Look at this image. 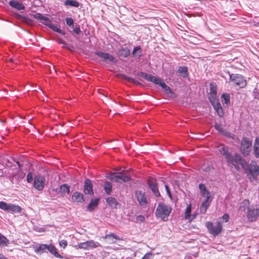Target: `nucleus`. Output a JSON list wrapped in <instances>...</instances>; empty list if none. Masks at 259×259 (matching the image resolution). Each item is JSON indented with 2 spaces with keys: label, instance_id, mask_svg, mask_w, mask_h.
I'll list each match as a JSON object with an SVG mask.
<instances>
[{
  "label": "nucleus",
  "instance_id": "obj_1",
  "mask_svg": "<svg viewBox=\"0 0 259 259\" xmlns=\"http://www.w3.org/2000/svg\"><path fill=\"white\" fill-rule=\"evenodd\" d=\"M242 168L251 181L257 179L259 175V167L255 161H251L249 165L245 161L244 164H242Z\"/></svg>",
  "mask_w": 259,
  "mask_h": 259
},
{
  "label": "nucleus",
  "instance_id": "obj_2",
  "mask_svg": "<svg viewBox=\"0 0 259 259\" xmlns=\"http://www.w3.org/2000/svg\"><path fill=\"white\" fill-rule=\"evenodd\" d=\"M172 208L170 206L163 202H159L156 209L155 215L157 219L163 221H166L171 212Z\"/></svg>",
  "mask_w": 259,
  "mask_h": 259
},
{
  "label": "nucleus",
  "instance_id": "obj_3",
  "mask_svg": "<svg viewBox=\"0 0 259 259\" xmlns=\"http://www.w3.org/2000/svg\"><path fill=\"white\" fill-rule=\"evenodd\" d=\"M230 76V83L233 86H237L240 88H243L246 85L245 78L240 74H231Z\"/></svg>",
  "mask_w": 259,
  "mask_h": 259
},
{
  "label": "nucleus",
  "instance_id": "obj_4",
  "mask_svg": "<svg viewBox=\"0 0 259 259\" xmlns=\"http://www.w3.org/2000/svg\"><path fill=\"white\" fill-rule=\"evenodd\" d=\"M226 159L228 162L234 165L237 170L240 169L239 165L242 166V164H244L245 162L238 153H235L234 155L230 153V155L227 156Z\"/></svg>",
  "mask_w": 259,
  "mask_h": 259
},
{
  "label": "nucleus",
  "instance_id": "obj_5",
  "mask_svg": "<svg viewBox=\"0 0 259 259\" xmlns=\"http://www.w3.org/2000/svg\"><path fill=\"white\" fill-rule=\"evenodd\" d=\"M206 227L208 232L214 236L218 235L223 229V226L220 222H217L215 225L211 222H207Z\"/></svg>",
  "mask_w": 259,
  "mask_h": 259
},
{
  "label": "nucleus",
  "instance_id": "obj_6",
  "mask_svg": "<svg viewBox=\"0 0 259 259\" xmlns=\"http://www.w3.org/2000/svg\"><path fill=\"white\" fill-rule=\"evenodd\" d=\"M0 209L11 213H19L22 208L19 205L12 203H8L4 201H0Z\"/></svg>",
  "mask_w": 259,
  "mask_h": 259
},
{
  "label": "nucleus",
  "instance_id": "obj_7",
  "mask_svg": "<svg viewBox=\"0 0 259 259\" xmlns=\"http://www.w3.org/2000/svg\"><path fill=\"white\" fill-rule=\"evenodd\" d=\"M252 142L247 138H243L241 142L240 150L242 153L247 156L249 154L251 147Z\"/></svg>",
  "mask_w": 259,
  "mask_h": 259
},
{
  "label": "nucleus",
  "instance_id": "obj_8",
  "mask_svg": "<svg viewBox=\"0 0 259 259\" xmlns=\"http://www.w3.org/2000/svg\"><path fill=\"white\" fill-rule=\"evenodd\" d=\"M259 215V207L255 208L253 206L248 207L246 218L249 222H255Z\"/></svg>",
  "mask_w": 259,
  "mask_h": 259
},
{
  "label": "nucleus",
  "instance_id": "obj_9",
  "mask_svg": "<svg viewBox=\"0 0 259 259\" xmlns=\"http://www.w3.org/2000/svg\"><path fill=\"white\" fill-rule=\"evenodd\" d=\"M77 246L78 248L89 250L100 247L101 245L98 242H95L93 240H90L84 242L79 243Z\"/></svg>",
  "mask_w": 259,
  "mask_h": 259
},
{
  "label": "nucleus",
  "instance_id": "obj_10",
  "mask_svg": "<svg viewBox=\"0 0 259 259\" xmlns=\"http://www.w3.org/2000/svg\"><path fill=\"white\" fill-rule=\"evenodd\" d=\"M135 197L141 207L143 208L146 207L148 202L144 192L142 190H136Z\"/></svg>",
  "mask_w": 259,
  "mask_h": 259
},
{
  "label": "nucleus",
  "instance_id": "obj_11",
  "mask_svg": "<svg viewBox=\"0 0 259 259\" xmlns=\"http://www.w3.org/2000/svg\"><path fill=\"white\" fill-rule=\"evenodd\" d=\"M95 55L100 57L102 61L107 63H115L117 60L115 57L109 53H104L103 52L97 51L95 53Z\"/></svg>",
  "mask_w": 259,
  "mask_h": 259
},
{
  "label": "nucleus",
  "instance_id": "obj_12",
  "mask_svg": "<svg viewBox=\"0 0 259 259\" xmlns=\"http://www.w3.org/2000/svg\"><path fill=\"white\" fill-rule=\"evenodd\" d=\"M111 179L116 182H127L131 180V178L125 174L114 172L111 175Z\"/></svg>",
  "mask_w": 259,
  "mask_h": 259
},
{
  "label": "nucleus",
  "instance_id": "obj_13",
  "mask_svg": "<svg viewBox=\"0 0 259 259\" xmlns=\"http://www.w3.org/2000/svg\"><path fill=\"white\" fill-rule=\"evenodd\" d=\"M45 182L46 179L44 176L37 175L34 178L33 187L35 189L40 191L43 189Z\"/></svg>",
  "mask_w": 259,
  "mask_h": 259
},
{
  "label": "nucleus",
  "instance_id": "obj_14",
  "mask_svg": "<svg viewBox=\"0 0 259 259\" xmlns=\"http://www.w3.org/2000/svg\"><path fill=\"white\" fill-rule=\"evenodd\" d=\"M148 184L151 190L156 197L160 196V192L158 190L156 180L153 178H149L148 180Z\"/></svg>",
  "mask_w": 259,
  "mask_h": 259
},
{
  "label": "nucleus",
  "instance_id": "obj_15",
  "mask_svg": "<svg viewBox=\"0 0 259 259\" xmlns=\"http://www.w3.org/2000/svg\"><path fill=\"white\" fill-rule=\"evenodd\" d=\"M138 75L144 78L146 80L152 82L156 83V82H157L158 78L151 75L150 74H148L145 72H140L138 73Z\"/></svg>",
  "mask_w": 259,
  "mask_h": 259
},
{
  "label": "nucleus",
  "instance_id": "obj_16",
  "mask_svg": "<svg viewBox=\"0 0 259 259\" xmlns=\"http://www.w3.org/2000/svg\"><path fill=\"white\" fill-rule=\"evenodd\" d=\"M84 192L85 194H93V186L90 180L87 179L85 181Z\"/></svg>",
  "mask_w": 259,
  "mask_h": 259
},
{
  "label": "nucleus",
  "instance_id": "obj_17",
  "mask_svg": "<svg viewBox=\"0 0 259 259\" xmlns=\"http://www.w3.org/2000/svg\"><path fill=\"white\" fill-rule=\"evenodd\" d=\"M73 202L82 203L84 202V196L82 194L78 192H75L72 196Z\"/></svg>",
  "mask_w": 259,
  "mask_h": 259
},
{
  "label": "nucleus",
  "instance_id": "obj_18",
  "mask_svg": "<svg viewBox=\"0 0 259 259\" xmlns=\"http://www.w3.org/2000/svg\"><path fill=\"white\" fill-rule=\"evenodd\" d=\"M211 200L210 199L205 198L202 202L200 211L201 213H205L206 211L207 208L210 205Z\"/></svg>",
  "mask_w": 259,
  "mask_h": 259
},
{
  "label": "nucleus",
  "instance_id": "obj_19",
  "mask_svg": "<svg viewBox=\"0 0 259 259\" xmlns=\"http://www.w3.org/2000/svg\"><path fill=\"white\" fill-rule=\"evenodd\" d=\"M199 188L202 195L205 197V198L210 199V193L207 191L205 185L203 184H200L199 185Z\"/></svg>",
  "mask_w": 259,
  "mask_h": 259
},
{
  "label": "nucleus",
  "instance_id": "obj_20",
  "mask_svg": "<svg viewBox=\"0 0 259 259\" xmlns=\"http://www.w3.org/2000/svg\"><path fill=\"white\" fill-rule=\"evenodd\" d=\"M250 202L248 199H244L240 204L239 210L241 213L245 212L246 209H248V207H250L249 206Z\"/></svg>",
  "mask_w": 259,
  "mask_h": 259
},
{
  "label": "nucleus",
  "instance_id": "obj_21",
  "mask_svg": "<svg viewBox=\"0 0 259 259\" xmlns=\"http://www.w3.org/2000/svg\"><path fill=\"white\" fill-rule=\"evenodd\" d=\"M11 7L15 8L18 10H24L25 7L20 2L17 1H11L9 2Z\"/></svg>",
  "mask_w": 259,
  "mask_h": 259
},
{
  "label": "nucleus",
  "instance_id": "obj_22",
  "mask_svg": "<svg viewBox=\"0 0 259 259\" xmlns=\"http://www.w3.org/2000/svg\"><path fill=\"white\" fill-rule=\"evenodd\" d=\"M70 192V187L67 184H63L61 185L60 189V193L62 196L68 195Z\"/></svg>",
  "mask_w": 259,
  "mask_h": 259
},
{
  "label": "nucleus",
  "instance_id": "obj_23",
  "mask_svg": "<svg viewBox=\"0 0 259 259\" xmlns=\"http://www.w3.org/2000/svg\"><path fill=\"white\" fill-rule=\"evenodd\" d=\"M48 251L53 254L55 257L62 258L61 255L58 252L57 248L52 244L48 245Z\"/></svg>",
  "mask_w": 259,
  "mask_h": 259
},
{
  "label": "nucleus",
  "instance_id": "obj_24",
  "mask_svg": "<svg viewBox=\"0 0 259 259\" xmlns=\"http://www.w3.org/2000/svg\"><path fill=\"white\" fill-rule=\"evenodd\" d=\"M107 203L112 208H116L119 204L117 200L113 197H108L106 199Z\"/></svg>",
  "mask_w": 259,
  "mask_h": 259
},
{
  "label": "nucleus",
  "instance_id": "obj_25",
  "mask_svg": "<svg viewBox=\"0 0 259 259\" xmlns=\"http://www.w3.org/2000/svg\"><path fill=\"white\" fill-rule=\"evenodd\" d=\"M99 199L98 198L91 200V202L88 205V210L92 211L98 205L99 203Z\"/></svg>",
  "mask_w": 259,
  "mask_h": 259
},
{
  "label": "nucleus",
  "instance_id": "obj_26",
  "mask_svg": "<svg viewBox=\"0 0 259 259\" xmlns=\"http://www.w3.org/2000/svg\"><path fill=\"white\" fill-rule=\"evenodd\" d=\"M218 150L221 154L225 156V158H227V156L230 154L228 148L223 144L220 145L218 146Z\"/></svg>",
  "mask_w": 259,
  "mask_h": 259
},
{
  "label": "nucleus",
  "instance_id": "obj_27",
  "mask_svg": "<svg viewBox=\"0 0 259 259\" xmlns=\"http://www.w3.org/2000/svg\"><path fill=\"white\" fill-rule=\"evenodd\" d=\"M254 154L256 158L259 157V137L255 138L254 146H253Z\"/></svg>",
  "mask_w": 259,
  "mask_h": 259
},
{
  "label": "nucleus",
  "instance_id": "obj_28",
  "mask_svg": "<svg viewBox=\"0 0 259 259\" xmlns=\"http://www.w3.org/2000/svg\"><path fill=\"white\" fill-rule=\"evenodd\" d=\"M48 245L41 244L35 249V252L37 253L47 252L48 251Z\"/></svg>",
  "mask_w": 259,
  "mask_h": 259
},
{
  "label": "nucleus",
  "instance_id": "obj_29",
  "mask_svg": "<svg viewBox=\"0 0 259 259\" xmlns=\"http://www.w3.org/2000/svg\"><path fill=\"white\" fill-rule=\"evenodd\" d=\"M178 72L183 77L185 78L188 75V68L186 66H180L178 69Z\"/></svg>",
  "mask_w": 259,
  "mask_h": 259
},
{
  "label": "nucleus",
  "instance_id": "obj_30",
  "mask_svg": "<svg viewBox=\"0 0 259 259\" xmlns=\"http://www.w3.org/2000/svg\"><path fill=\"white\" fill-rule=\"evenodd\" d=\"M64 4L66 6L74 7L77 8L79 6V3L76 0H66L64 2Z\"/></svg>",
  "mask_w": 259,
  "mask_h": 259
},
{
  "label": "nucleus",
  "instance_id": "obj_31",
  "mask_svg": "<svg viewBox=\"0 0 259 259\" xmlns=\"http://www.w3.org/2000/svg\"><path fill=\"white\" fill-rule=\"evenodd\" d=\"M130 51L127 48H121L118 51L119 55L124 58L127 57L130 55Z\"/></svg>",
  "mask_w": 259,
  "mask_h": 259
},
{
  "label": "nucleus",
  "instance_id": "obj_32",
  "mask_svg": "<svg viewBox=\"0 0 259 259\" xmlns=\"http://www.w3.org/2000/svg\"><path fill=\"white\" fill-rule=\"evenodd\" d=\"M104 190L107 194H110L112 191V185L109 182L106 181L104 183Z\"/></svg>",
  "mask_w": 259,
  "mask_h": 259
},
{
  "label": "nucleus",
  "instance_id": "obj_33",
  "mask_svg": "<svg viewBox=\"0 0 259 259\" xmlns=\"http://www.w3.org/2000/svg\"><path fill=\"white\" fill-rule=\"evenodd\" d=\"M217 93L215 90H214L212 88L211 89L209 97V99L210 102H212L213 101H216Z\"/></svg>",
  "mask_w": 259,
  "mask_h": 259
},
{
  "label": "nucleus",
  "instance_id": "obj_34",
  "mask_svg": "<svg viewBox=\"0 0 259 259\" xmlns=\"http://www.w3.org/2000/svg\"><path fill=\"white\" fill-rule=\"evenodd\" d=\"M222 99V102L228 104L230 103V96L229 94L224 93L221 96Z\"/></svg>",
  "mask_w": 259,
  "mask_h": 259
},
{
  "label": "nucleus",
  "instance_id": "obj_35",
  "mask_svg": "<svg viewBox=\"0 0 259 259\" xmlns=\"http://www.w3.org/2000/svg\"><path fill=\"white\" fill-rule=\"evenodd\" d=\"M191 211V204L188 205L185 210V218L186 220H190Z\"/></svg>",
  "mask_w": 259,
  "mask_h": 259
},
{
  "label": "nucleus",
  "instance_id": "obj_36",
  "mask_svg": "<svg viewBox=\"0 0 259 259\" xmlns=\"http://www.w3.org/2000/svg\"><path fill=\"white\" fill-rule=\"evenodd\" d=\"M133 54L134 56L138 57H140L141 56V48L139 46H137L135 47L133 51Z\"/></svg>",
  "mask_w": 259,
  "mask_h": 259
},
{
  "label": "nucleus",
  "instance_id": "obj_37",
  "mask_svg": "<svg viewBox=\"0 0 259 259\" xmlns=\"http://www.w3.org/2000/svg\"><path fill=\"white\" fill-rule=\"evenodd\" d=\"M9 244V241L5 236L0 235V245L3 246H8Z\"/></svg>",
  "mask_w": 259,
  "mask_h": 259
},
{
  "label": "nucleus",
  "instance_id": "obj_38",
  "mask_svg": "<svg viewBox=\"0 0 259 259\" xmlns=\"http://www.w3.org/2000/svg\"><path fill=\"white\" fill-rule=\"evenodd\" d=\"M50 28L52 29L53 31L57 32L60 34H61L62 35L65 34V32L63 30L59 28L56 25H54V24L52 25Z\"/></svg>",
  "mask_w": 259,
  "mask_h": 259
},
{
  "label": "nucleus",
  "instance_id": "obj_39",
  "mask_svg": "<svg viewBox=\"0 0 259 259\" xmlns=\"http://www.w3.org/2000/svg\"><path fill=\"white\" fill-rule=\"evenodd\" d=\"M41 23H42L45 25L48 26L49 28L52 26L53 24V23L52 21L48 18L45 17L43 20L41 21Z\"/></svg>",
  "mask_w": 259,
  "mask_h": 259
},
{
  "label": "nucleus",
  "instance_id": "obj_40",
  "mask_svg": "<svg viewBox=\"0 0 259 259\" xmlns=\"http://www.w3.org/2000/svg\"><path fill=\"white\" fill-rule=\"evenodd\" d=\"M65 20L68 26L71 27L72 28L74 27V20L72 18L67 17Z\"/></svg>",
  "mask_w": 259,
  "mask_h": 259
},
{
  "label": "nucleus",
  "instance_id": "obj_41",
  "mask_svg": "<svg viewBox=\"0 0 259 259\" xmlns=\"http://www.w3.org/2000/svg\"><path fill=\"white\" fill-rule=\"evenodd\" d=\"M155 84L159 85L163 90H164L167 87L166 83L163 82L162 80L160 78H158Z\"/></svg>",
  "mask_w": 259,
  "mask_h": 259
},
{
  "label": "nucleus",
  "instance_id": "obj_42",
  "mask_svg": "<svg viewBox=\"0 0 259 259\" xmlns=\"http://www.w3.org/2000/svg\"><path fill=\"white\" fill-rule=\"evenodd\" d=\"M214 110H218L219 108H222V106L220 104V103L218 101H213L212 102H211Z\"/></svg>",
  "mask_w": 259,
  "mask_h": 259
},
{
  "label": "nucleus",
  "instance_id": "obj_43",
  "mask_svg": "<svg viewBox=\"0 0 259 259\" xmlns=\"http://www.w3.org/2000/svg\"><path fill=\"white\" fill-rule=\"evenodd\" d=\"M33 175L32 172H29L26 176L27 182L30 183L33 181Z\"/></svg>",
  "mask_w": 259,
  "mask_h": 259
},
{
  "label": "nucleus",
  "instance_id": "obj_44",
  "mask_svg": "<svg viewBox=\"0 0 259 259\" xmlns=\"http://www.w3.org/2000/svg\"><path fill=\"white\" fill-rule=\"evenodd\" d=\"M137 222L138 223H141L145 221V217L143 215H139L136 217Z\"/></svg>",
  "mask_w": 259,
  "mask_h": 259
},
{
  "label": "nucleus",
  "instance_id": "obj_45",
  "mask_svg": "<svg viewBox=\"0 0 259 259\" xmlns=\"http://www.w3.org/2000/svg\"><path fill=\"white\" fill-rule=\"evenodd\" d=\"M104 238L105 239H111V238H113V239H118V237L114 233H110L109 234H107L105 236Z\"/></svg>",
  "mask_w": 259,
  "mask_h": 259
},
{
  "label": "nucleus",
  "instance_id": "obj_46",
  "mask_svg": "<svg viewBox=\"0 0 259 259\" xmlns=\"http://www.w3.org/2000/svg\"><path fill=\"white\" fill-rule=\"evenodd\" d=\"M18 172H20V169L17 168L14 170V172L12 173H9L10 179H13V178L16 176V173Z\"/></svg>",
  "mask_w": 259,
  "mask_h": 259
},
{
  "label": "nucleus",
  "instance_id": "obj_47",
  "mask_svg": "<svg viewBox=\"0 0 259 259\" xmlns=\"http://www.w3.org/2000/svg\"><path fill=\"white\" fill-rule=\"evenodd\" d=\"M59 245L65 248L67 245V241L65 240H62L59 242Z\"/></svg>",
  "mask_w": 259,
  "mask_h": 259
},
{
  "label": "nucleus",
  "instance_id": "obj_48",
  "mask_svg": "<svg viewBox=\"0 0 259 259\" xmlns=\"http://www.w3.org/2000/svg\"><path fill=\"white\" fill-rule=\"evenodd\" d=\"M45 16L40 13H36L34 15V17L37 19H39L42 21Z\"/></svg>",
  "mask_w": 259,
  "mask_h": 259
},
{
  "label": "nucleus",
  "instance_id": "obj_49",
  "mask_svg": "<svg viewBox=\"0 0 259 259\" xmlns=\"http://www.w3.org/2000/svg\"><path fill=\"white\" fill-rule=\"evenodd\" d=\"M164 90L167 94H171V95L174 94V93L172 92V91L171 90V89L168 86Z\"/></svg>",
  "mask_w": 259,
  "mask_h": 259
},
{
  "label": "nucleus",
  "instance_id": "obj_50",
  "mask_svg": "<svg viewBox=\"0 0 259 259\" xmlns=\"http://www.w3.org/2000/svg\"><path fill=\"white\" fill-rule=\"evenodd\" d=\"M215 111L218 113V114L220 117H222L224 115V112L222 107L216 110Z\"/></svg>",
  "mask_w": 259,
  "mask_h": 259
},
{
  "label": "nucleus",
  "instance_id": "obj_51",
  "mask_svg": "<svg viewBox=\"0 0 259 259\" xmlns=\"http://www.w3.org/2000/svg\"><path fill=\"white\" fill-rule=\"evenodd\" d=\"M229 215L227 213H225L222 217V219L225 222H228L229 220Z\"/></svg>",
  "mask_w": 259,
  "mask_h": 259
},
{
  "label": "nucleus",
  "instance_id": "obj_52",
  "mask_svg": "<svg viewBox=\"0 0 259 259\" xmlns=\"http://www.w3.org/2000/svg\"><path fill=\"white\" fill-rule=\"evenodd\" d=\"M73 31L76 34H79L80 32V29L79 26H78V27L74 28L73 30Z\"/></svg>",
  "mask_w": 259,
  "mask_h": 259
},
{
  "label": "nucleus",
  "instance_id": "obj_53",
  "mask_svg": "<svg viewBox=\"0 0 259 259\" xmlns=\"http://www.w3.org/2000/svg\"><path fill=\"white\" fill-rule=\"evenodd\" d=\"M151 255V253H146L141 259H150Z\"/></svg>",
  "mask_w": 259,
  "mask_h": 259
},
{
  "label": "nucleus",
  "instance_id": "obj_54",
  "mask_svg": "<svg viewBox=\"0 0 259 259\" xmlns=\"http://www.w3.org/2000/svg\"><path fill=\"white\" fill-rule=\"evenodd\" d=\"M165 189H166L167 193L168 194L169 196L170 197L171 196L170 192V190H169V189L168 188V186L166 185H165Z\"/></svg>",
  "mask_w": 259,
  "mask_h": 259
},
{
  "label": "nucleus",
  "instance_id": "obj_55",
  "mask_svg": "<svg viewBox=\"0 0 259 259\" xmlns=\"http://www.w3.org/2000/svg\"><path fill=\"white\" fill-rule=\"evenodd\" d=\"M196 215H193L192 217L190 216V220H189V221H191L192 220H194L195 218Z\"/></svg>",
  "mask_w": 259,
  "mask_h": 259
},
{
  "label": "nucleus",
  "instance_id": "obj_56",
  "mask_svg": "<svg viewBox=\"0 0 259 259\" xmlns=\"http://www.w3.org/2000/svg\"><path fill=\"white\" fill-rule=\"evenodd\" d=\"M0 259H8L7 257H4L0 254Z\"/></svg>",
  "mask_w": 259,
  "mask_h": 259
},
{
  "label": "nucleus",
  "instance_id": "obj_57",
  "mask_svg": "<svg viewBox=\"0 0 259 259\" xmlns=\"http://www.w3.org/2000/svg\"><path fill=\"white\" fill-rule=\"evenodd\" d=\"M24 175L22 173L21 174V176L20 177V179H21L24 177Z\"/></svg>",
  "mask_w": 259,
  "mask_h": 259
},
{
  "label": "nucleus",
  "instance_id": "obj_58",
  "mask_svg": "<svg viewBox=\"0 0 259 259\" xmlns=\"http://www.w3.org/2000/svg\"><path fill=\"white\" fill-rule=\"evenodd\" d=\"M60 43H61V44H63V45H65V42L64 41H61L60 42Z\"/></svg>",
  "mask_w": 259,
  "mask_h": 259
},
{
  "label": "nucleus",
  "instance_id": "obj_59",
  "mask_svg": "<svg viewBox=\"0 0 259 259\" xmlns=\"http://www.w3.org/2000/svg\"><path fill=\"white\" fill-rule=\"evenodd\" d=\"M209 168H208V167H207V168H204V170H205V171L209 170Z\"/></svg>",
  "mask_w": 259,
  "mask_h": 259
},
{
  "label": "nucleus",
  "instance_id": "obj_60",
  "mask_svg": "<svg viewBox=\"0 0 259 259\" xmlns=\"http://www.w3.org/2000/svg\"><path fill=\"white\" fill-rule=\"evenodd\" d=\"M215 128H216L217 129H218V127H219V126L218 125H215Z\"/></svg>",
  "mask_w": 259,
  "mask_h": 259
}]
</instances>
